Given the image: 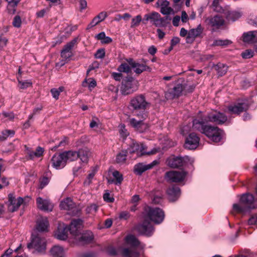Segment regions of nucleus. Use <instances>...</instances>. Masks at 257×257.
Returning <instances> with one entry per match:
<instances>
[{"label":"nucleus","mask_w":257,"mask_h":257,"mask_svg":"<svg viewBox=\"0 0 257 257\" xmlns=\"http://www.w3.org/2000/svg\"><path fill=\"white\" fill-rule=\"evenodd\" d=\"M127 152L126 150H122L117 154L115 161L117 164H123L125 163Z\"/></svg>","instance_id":"nucleus-38"},{"label":"nucleus","mask_w":257,"mask_h":257,"mask_svg":"<svg viewBox=\"0 0 257 257\" xmlns=\"http://www.w3.org/2000/svg\"><path fill=\"white\" fill-rule=\"evenodd\" d=\"M180 20V17L179 16H176L174 17L172 21L173 25L175 27L178 26Z\"/></svg>","instance_id":"nucleus-58"},{"label":"nucleus","mask_w":257,"mask_h":257,"mask_svg":"<svg viewBox=\"0 0 257 257\" xmlns=\"http://www.w3.org/2000/svg\"><path fill=\"white\" fill-rule=\"evenodd\" d=\"M254 55V52L251 49H247L241 53V56L244 59H249Z\"/></svg>","instance_id":"nucleus-46"},{"label":"nucleus","mask_w":257,"mask_h":257,"mask_svg":"<svg viewBox=\"0 0 257 257\" xmlns=\"http://www.w3.org/2000/svg\"><path fill=\"white\" fill-rule=\"evenodd\" d=\"M126 61L136 74L139 75L144 71L151 72L152 70L150 67L145 64L137 62L132 58L126 59Z\"/></svg>","instance_id":"nucleus-13"},{"label":"nucleus","mask_w":257,"mask_h":257,"mask_svg":"<svg viewBox=\"0 0 257 257\" xmlns=\"http://www.w3.org/2000/svg\"><path fill=\"white\" fill-rule=\"evenodd\" d=\"M249 106L247 103L243 102L234 105L228 106V111L230 113L238 114L248 109Z\"/></svg>","instance_id":"nucleus-23"},{"label":"nucleus","mask_w":257,"mask_h":257,"mask_svg":"<svg viewBox=\"0 0 257 257\" xmlns=\"http://www.w3.org/2000/svg\"><path fill=\"white\" fill-rule=\"evenodd\" d=\"M206 121L214 122L218 124H223L225 122V116L223 113L215 112L209 114Z\"/></svg>","instance_id":"nucleus-21"},{"label":"nucleus","mask_w":257,"mask_h":257,"mask_svg":"<svg viewBox=\"0 0 257 257\" xmlns=\"http://www.w3.org/2000/svg\"><path fill=\"white\" fill-rule=\"evenodd\" d=\"M185 88L186 83L184 81L182 82V83L178 82L173 88L170 89L166 92L165 97L168 99H173L177 98L184 94Z\"/></svg>","instance_id":"nucleus-11"},{"label":"nucleus","mask_w":257,"mask_h":257,"mask_svg":"<svg viewBox=\"0 0 257 257\" xmlns=\"http://www.w3.org/2000/svg\"><path fill=\"white\" fill-rule=\"evenodd\" d=\"M160 17V14L156 12H153L150 14H146L144 16V21H148L149 20L151 21V22L152 24L155 26L157 27L159 26V18Z\"/></svg>","instance_id":"nucleus-30"},{"label":"nucleus","mask_w":257,"mask_h":257,"mask_svg":"<svg viewBox=\"0 0 257 257\" xmlns=\"http://www.w3.org/2000/svg\"><path fill=\"white\" fill-rule=\"evenodd\" d=\"M167 18H164V17H161L160 15L159 18V26L158 27H164L166 26V21L167 20Z\"/></svg>","instance_id":"nucleus-51"},{"label":"nucleus","mask_w":257,"mask_h":257,"mask_svg":"<svg viewBox=\"0 0 257 257\" xmlns=\"http://www.w3.org/2000/svg\"><path fill=\"white\" fill-rule=\"evenodd\" d=\"M22 21L19 16H16L13 22V25L14 27L20 28L21 26Z\"/></svg>","instance_id":"nucleus-48"},{"label":"nucleus","mask_w":257,"mask_h":257,"mask_svg":"<svg viewBox=\"0 0 257 257\" xmlns=\"http://www.w3.org/2000/svg\"><path fill=\"white\" fill-rule=\"evenodd\" d=\"M241 17V14L239 13L236 12H231L228 11L226 13V21H227L228 23L234 22Z\"/></svg>","instance_id":"nucleus-35"},{"label":"nucleus","mask_w":257,"mask_h":257,"mask_svg":"<svg viewBox=\"0 0 257 257\" xmlns=\"http://www.w3.org/2000/svg\"><path fill=\"white\" fill-rule=\"evenodd\" d=\"M24 201V199L22 197H20L16 199L14 194H9L8 195V210L11 212L17 211Z\"/></svg>","instance_id":"nucleus-15"},{"label":"nucleus","mask_w":257,"mask_h":257,"mask_svg":"<svg viewBox=\"0 0 257 257\" xmlns=\"http://www.w3.org/2000/svg\"><path fill=\"white\" fill-rule=\"evenodd\" d=\"M60 207L61 209L68 210L69 211L68 214L71 215H77L79 212V210L75 206V204L69 198H67L61 201Z\"/></svg>","instance_id":"nucleus-14"},{"label":"nucleus","mask_w":257,"mask_h":257,"mask_svg":"<svg viewBox=\"0 0 257 257\" xmlns=\"http://www.w3.org/2000/svg\"><path fill=\"white\" fill-rule=\"evenodd\" d=\"M98 207L96 204H93L86 208V211L87 213L96 212L97 210Z\"/></svg>","instance_id":"nucleus-50"},{"label":"nucleus","mask_w":257,"mask_h":257,"mask_svg":"<svg viewBox=\"0 0 257 257\" xmlns=\"http://www.w3.org/2000/svg\"><path fill=\"white\" fill-rule=\"evenodd\" d=\"M136 115L140 119L137 120L135 118H130L129 120L130 124L139 132H143L147 128V124L144 122V120L148 116L147 113L143 111L137 113Z\"/></svg>","instance_id":"nucleus-9"},{"label":"nucleus","mask_w":257,"mask_h":257,"mask_svg":"<svg viewBox=\"0 0 257 257\" xmlns=\"http://www.w3.org/2000/svg\"><path fill=\"white\" fill-rule=\"evenodd\" d=\"M186 175L184 171H170L165 173L164 178L168 182L177 183L183 181Z\"/></svg>","instance_id":"nucleus-12"},{"label":"nucleus","mask_w":257,"mask_h":257,"mask_svg":"<svg viewBox=\"0 0 257 257\" xmlns=\"http://www.w3.org/2000/svg\"><path fill=\"white\" fill-rule=\"evenodd\" d=\"M119 132L121 138L125 139L128 135L129 133L125 128L124 124H121L119 125Z\"/></svg>","instance_id":"nucleus-42"},{"label":"nucleus","mask_w":257,"mask_h":257,"mask_svg":"<svg viewBox=\"0 0 257 257\" xmlns=\"http://www.w3.org/2000/svg\"><path fill=\"white\" fill-rule=\"evenodd\" d=\"M105 56V51L103 49H98L95 54V57L97 59H102Z\"/></svg>","instance_id":"nucleus-49"},{"label":"nucleus","mask_w":257,"mask_h":257,"mask_svg":"<svg viewBox=\"0 0 257 257\" xmlns=\"http://www.w3.org/2000/svg\"><path fill=\"white\" fill-rule=\"evenodd\" d=\"M130 153H136L138 157L145 155H151L158 152V150L153 149L151 151L145 152L146 147L143 144H139L136 142H133L128 149Z\"/></svg>","instance_id":"nucleus-8"},{"label":"nucleus","mask_w":257,"mask_h":257,"mask_svg":"<svg viewBox=\"0 0 257 257\" xmlns=\"http://www.w3.org/2000/svg\"><path fill=\"white\" fill-rule=\"evenodd\" d=\"M169 199L171 201H176L180 195V189L177 186L169 187L167 191Z\"/></svg>","instance_id":"nucleus-25"},{"label":"nucleus","mask_w":257,"mask_h":257,"mask_svg":"<svg viewBox=\"0 0 257 257\" xmlns=\"http://www.w3.org/2000/svg\"><path fill=\"white\" fill-rule=\"evenodd\" d=\"M9 4V6L12 7H16L20 3L21 0H6Z\"/></svg>","instance_id":"nucleus-53"},{"label":"nucleus","mask_w":257,"mask_h":257,"mask_svg":"<svg viewBox=\"0 0 257 257\" xmlns=\"http://www.w3.org/2000/svg\"><path fill=\"white\" fill-rule=\"evenodd\" d=\"M199 141L200 139L196 134L191 133L186 139L185 147L190 150L195 149L199 145Z\"/></svg>","instance_id":"nucleus-18"},{"label":"nucleus","mask_w":257,"mask_h":257,"mask_svg":"<svg viewBox=\"0 0 257 257\" xmlns=\"http://www.w3.org/2000/svg\"><path fill=\"white\" fill-rule=\"evenodd\" d=\"M107 17V14L105 12H101L96 17H95L90 23L88 25L87 29H90L93 27L97 25L100 22L103 21Z\"/></svg>","instance_id":"nucleus-31"},{"label":"nucleus","mask_w":257,"mask_h":257,"mask_svg":"<svg viewBox=\"0 0 257 257\" xmlns=\"http://www.w3.org/2000/svg\"><path fill=\"white\" fill-rule=\"evenodd\" d=\"M47 242L46 239L42 237L39 233H33L31 241L28 244L29 248H34L40 253H44L46 250Z\"/></svg>","instance_id":"nucleus-5"},{"label":"nucleus","mask_w":257,"mask_h":257,"mask_svg":"<svg viewBox=\"0 0 257 257\" xmlns=\"http://www.w3.org/2000/svg\"><path fill=\"white\" fill-rule=\"evenodd\" d=\"M96 85V81L93 78H89L88 80L85 79L82 82V86L83 87L88 86L90 90L94 88Z\"/></svg>","instance_id":"nucleus-39"},{"label":"nucleus","mask_w":257,"mask_h":257,"mask_svg":"<svg viewBox=\"0 0 257 257\" xmlns=\"http://www.w3.org/2000/svg\"><path fill=\"white\" fill-rule=\"evenodd\" d=\"M194 160L187 156L184 157L172 156L166 161L167 165L173 168H180L188 163L192 164Z\"/></svg>","instance_id":"nucleus-6"},{"label":"nucleus","mask_w":257,"mask_h":257,"mask_svg":"<svg viewBox=\"0 0 257 257\" xmlns=\"http://www.w3.org/2000/svg\"><path fill=\"white\" fill-rule=\"evenodd\" d=\"M193 127L204 134L214 142H219L221 139V132L217 127L206 125L202 121L195 119L193 121Z\"/></svg>","instance_id":"nucleus-2"},{"label":"nucleus","mask_w":257,"mask_h":257,"mask_svg":"<svg viewBox=\"0 0 257 257\" xmlns=\"http://www.w3.org/2000/svg\"><path fill=\"white\" fill-rule=\"evenodd\" d=\"M180 38L178 37H175L172 38L171 41V49L180 42Z\"/></svg>","instance_id":"nucleus-54"},{"label":"nucleus","mask_w":257,"mask_h":257,"mask_svg":"<svg viewBox=\"0 0 257 257\" xmlns=\"http://www.w3.org/2000/svg\"><path fill=\"white\" fill-rule=\"evenodd\" d=\"M257 208V199H255L252 194L246 193L242 195L239 204H234L233 208L238 213H243L247 209Z\"/></svg>","instance_id":"nucleus-3"},{"label":"nucleus","mask_w":257,"mask_h":257,"mask_svg":"<svg viewBox=\"0 0 257 257\" xmlns=\"http://www.w3.org/2000/svg\"><path fill=\"white\" fill-rule=\"evenodd\" d=\"M52 166L56 169L64 167L66 164V158L63 156V153L54 155L52 159Z\"/></svg>","instance_id":"nucleus-20"},{"label":"nucleus","mask_w":257,"mask_h":257,"mask_svg":"<svg viewBox=\"0 0 257 257\" xmlns=\"http://www.w3.org/2000/svg\"><path fill=\"white\" fill-rule=\"evenodd\" d=\"M35 152L37 154V157L38 158L42 156L44 152V149L40 147H38Z\"/></svg>","instance_id":"nucleus-62"},{"label":"nucleus","mask_w":257,"mask_h":257,"mask_svg":"<svg viewBox=\"0 0 257 257\" xmlns=\"http://www.w3.org/2000/svg\"><path fill=\"white\" fill-rule=\"evenodd\" d=\"M63 156H64L66 158V162L67 161H74L78 159V154L77 152L76 151H66L63 152Z\"/></svg>","instance_id":"nucleus-37"},{"label":"nucleus","mask_w":257,"mask_h":257,"mask_svg":"<svg viewBox=\"0 0 257 257\" xmlns=\"http://www.w3.org/2000/svg\"><path fill=\"white\" fill-rule=\"evenodd\" d=\"M158 163V161L154 160L151 163L147 165L142 163H138L134 166V172L137 175H141L146 171L153 168L155 166L157 165Z\"/></svg>","instance_id":"nucleus-17"},{"label":"nucleus","mask_w":257,"mask_h":257,"mask_svg":"<svg viewBox=\"0 0 257 257\" xmlns=\"http://www.w3.org/2000/svg\"><path fill=\"white\" fill-rule=\"evenodd\" d=\"M119 217L121 219L126 220L130 217V214L126 211H123L120 213Z\"/></svg>","instance_id":"nucleus-57"},{"label":"nucleus","mask_w":257,"mask_h":257,"mask_svg":"<svg viewBox=\"0 0 257 257\" xmlns=\"http://www.w3.org/2000/svg\"><path fill=\"white\" fill-rule=\"evenodd\" d=\"M103 199L107 202H113L114 201V198L110 197V194L109 193H105L104 194Z\"/></svg>","instance_id":"nucleus-52"},{"label":"nucleus","mask_w":257,"mask_h":257,"mask_svg":"<svg viewBox=\"0 0 257 257\" xmlns=\"http://www.w3.org/2000/svg\"><path fill=\"white\" fill-rule=\"evenodd\" d=\"M82 225V220L80 219L73 220L71 224L68 226V229L70 233L76 235L77 231L81 228Z\"/></svg>","instance_id":"nucleus-26"},{"label":"nucleus","mask_w":257,"mask_h":257,"mask_svg":"<svg viewBox=\"0 0 257 257\" xmlns=\"http://www.w3.org/2000/svg\"><path fill=\"white\" fill-rule=\"evenodd\" d=\"M49 222L46 217H41L37 221L36 229L39 232L47 231Z\"/></svg>","instance_id":"nucleus-29"},{"label":"nucleus","mask_w":257,"mask_h":257,"mask_svg":"<svg viewBox=\"0 0 257 257\" xmlns=\"http://www.w3.org/2000/svg\"><path fill=\"white\" fill-rule=\"evenodd\" d=\"M203 29L201 25H199L195 29H192L188 32L187 36V40L189 39H194L195 38L198 37L202 32Z\"/></svg>","instance_id":"nucleus-32"},{"label":"nucleus","mask_w":257,"mask_h":257,"mask_svg":"<svg viewBox=\"0 0 257 257\" xmlns=\"http://www.w3.org/2000/svg\"><path fill=\"white\" fill-rule=\"evenodd\" d=\"M95 172L96 171L95 170H92L91 172L88 175L86 180L83 182L84 186H88L92 182V180L95 174Z\"/></svg>","instance_id":"nucleus-45"},{"label":"nucleus","mask_w":257,"mask_h":257,"mask_svg":"<svg viewBox=\"0 0 257 257\" xmlns=\"http://www.w3.org/2000/svg\"><path fill=\"white\" fill-rule=\"evenodd\" d=\"M47 10L49 11V9H47V10L46 9H42L41 11L38 12L36 13V15H37V17L43 18L44 16L45 13H46Z\"/></svg>","instance_id":"nucleus-63"},{"label":"nucleus","mask_w":257,"mask_h":257,"mask_svg":"<svg viewBox=\"0 0 257 257\" xmlns=\"http://www.w3.org/2000/svg\"><path fill=\"white\" fill-rule=\"evenodd\" d=\"M132 68L128 63H122L118 67L117 70L120 72L128 73L131 71Z\"/></svg>","instance_id":"nucleus-40"},{"label":"nucleus","mask_w":257,"mask_h":257,"mask_svg":"<svg viewBox=\"0 0 257 257\" xmlns=\"http://www.w3.org/2000/svg\"><path fill=\"white\" fill-rule=\"evenodd\" d=\"M36 203L39 209L44 211H51L53 205L49 200L43 199L41 197L37 198Z\"/></svg>","instance_id":"nucleus-22"},{"label":"nucleus","mask_w":257,"mask_h":257,"mask_svg":"<svg viewBox=\"0 0 257 257\" xmlns=\"http://www.w3.org/2000/svg\"><path fill=\"white\" fill-rule=\"evenodd\" d=\"M157 7L160 8V12L164 15L174 14V10L169 6L170 3L167 0H158L156 3Z\"/></svg>","instance_id":"nucleus-19"},{"label":"nucleus","mask_w":257,"mask_h":257,"mask_svg":"<svg viewBox=\"0 0 257 257\" xmlns=\"http://www.w3.org/2000/svg\"><path fill=\"white\" fill-rule=\"evenodd\" d=\"M126 242L130 247L122 248V257H140V252L137 249V247L140 242L136 237L133 235H128L126 237Z\"/></svg>","instance_id":"nucleus-4"},{"label":"nucleus","mask_w":257,"mask_h":257,"mask_svg":"<svg viewBox=\"0 0 257 257\" xmlns=\"http://www.w3.org/2000/svg\"><path fill=\"white\" fill-rule=\"evenodd\" d=\"M209 23L213 27H219L223 25L224 20L222 17L216 15L210 19Z\"/></svg>","instance_id":"nucleus-36"},{"label":"nucleus","mask_w":257,"mask_h":257,"mask_svg":"<svg viewBox=\"0 0 257 257\" xmlns=\"http://www.w3.org/2000/svg\"><path fill=\"white\" fill-rule=\"evenodd\" d=\"M195 87L193 85H189L187 86V85L186 84V88L185 90H184V94H186L187 93H190L192 92Z\"/></svg>","instance_id":"nucleus-60"},{"label":"nucleus","mask_w":257,"mask_h":257,"mask_svg":"<svg viewBox=\"0 0 257 257\" xmlns=\"http://www.w3.org/2000/svg\"><path fill=\"white\" fill-rule=\"evenodd\" d=\"M142 20V18L141 15H138L133 18L132 20L131 27L134 28L138 26Z\"/></svg>","instance_id":"nucleus-44"},{"label":"nucleus","mask_w":257,"mask_h":257,"mask_svg":"<svg viewBox=\"0 0 257 257\" xmlns=\"http://www.w3.org/2000/svg\"><path fill=\"white\" fill-rule=\"evenodd\" d=\"M146 216L143 222L138 225L136 229L138 232L142 234L151 236L154 231V228L151 223L148 221L147 218L155 223H161L164 219V212L159 208L148 207L146 209Z\"/></svg>","instance_id":"nucleus-1"},{"label":"nucleus","mask_w":257,"mask_h":257,"mask_svg":"<svg viewBox=\"0 0 257 257\" xmlns=\"http://www.w3.org/2000/svg\"><path fill=\"white\" fill-rule=\"evenodd\" d=\"M105 34L104 32H100L95 36V38L97 40H100V42L105 37Z\"/></svg>","instance_id":"nucleus-64"},{"label":"nucleus","mask_w":257,"mask_h":257,"mask_svg":"<svg viewBox=\"0 0 257 257\" xmlns=\"http://www.w3.org/2000/svg\"><path fill=\"white\" fill-rule=\"evenodd\" d=\"M32 84V83L30 81H22L19 80V87L21 89H26L29 87H30Z\"/></svg>","instance_id":"nucleus-47"},{"label":"nucleus","mask_w":257,"mask_h":257,"mask_svg":"<svg viewBox=\"0 0 257 257\" xmlns=\"http://www.w3.org/2000/svg\"><path fill=\"white\" fill-rule=\"evenodd\" d=\"M13 252V250L11 248H9L5 251L4 253L1 255V257H10Z\"/></svg>","instance_id":"nucleus-61"},{"label":"nucleus","mask_w":257,"mask_h":257,"mask_svg":"<svg viewBox=\"0 0 257 257\" xmlns=\"http://www.w3.org/2000/svg\"><path fill=\"white\" fill-rule=\"evenodd\" d=\"M93 238V235L91 231H87L82 233L80 236L77 238L78 242L80 245H84L85 244L91 242Z\"/></svg>","instance_id":"nucleus-27"},{"label":"nucleus","mask_w":257,"mask_h":257,"mask_svg":"<svg viewBox=\"0 0 257 257\" xmlns=\"http://www.w3.org/2000/svg\"><path fill=\"white\" fill-rule=\"evenodd\" d=\"M112 75L113 78L116 81H119L122 77V75L121 73L113 72Z\"/></svg>","instance_id":"nucleus-59"},{"label":"nucleus","mask_w":257,"mask_h":257,"mask_svg":"<svg viewBox=\"0 0 257 257\" xmlns=\"http://www.w3.org/2000/svg\"><path fill=\"white\" fill-rule=\"evenodd\" d=\"M130 104L134 110H140L141 112H146L145 110L150 106V103L146 101L145 96L142 94L133 97L131 100Z\"/></svg>","instance_id":"nucleus-10"},{"label":"nucleus","mask_w":257,"mask_h":257,"mask_svg":"<svg viewBox=\"0 0 257 257\" xmlns=\"http://www.w3.org/2000/svg\"><path fill=\"white\" fill-rule=\"evenodd\" d=\"M138 87V81L133 77H126L121 83L120 91L123 95H127L136 91Z\"/></svg>","instance_id":"nucleus-7"},{"label":"nucleus","mask_w":257,"mask_h":257,"mask_svg":"<svg viewBox=\"0 0 257 257\" xmlns=\"http://www.w3.org/2000/svg\"><path fill=\"white\" fill-rule=\"evenodd\" d=\"M112 175L115 179V184H120L123 180L122 174H121L118 171H114L112 173Z\"/></svg>","instance_id":"nucleus-43"},{"label":"nucleus","mask_w":257,"mask_h":257,"mask_svg":"<svg viewBox=\"0 0 257 257\" xmlns=\"http://www.w3.org/2000/svg\"><path fill=\"white\" fill-rule=\"evenodd\" d=\"M50 254L54 257H63L64 249L58 245L54 246L50 251Z\"/></svg>","instance_id":"nucleus-34"},{"label":"nucleus","mask_w":257,"mask_h":257,"mask_svg":"<svg viewBox=\"0 0 257 257\" xmlns=\"http://www.w3.org/2000/svg\"><path fill=\"white\" fill-rule=\"evenodd\" d=\"M68 231L69 230L67 225L64 224H60L55 233V236L58 239L64 240L68 237Z\"/></svg>","instance_id":"nucleus-24"},{"label":"nucleus","mask_w":257,"mask_h":257,"mask_svg":"<svg viewBox=\"0 0 257 257\" xmlns=\"http://www.w3.org/2000/svg\"><path fill=\"white\" fill-rule=\"evenodd\" d=\"M78 158H79L83 163H87L90 153L87 149H80L77 152Z\"/></svg>","instance_id":"nucleus-33"},{"label":"nucleus","mask_w":257,"mask_h":257,"mask_svg":"<svg viewBox=\"0 0 257 257\" xmlns=\"http://www.w3.org/2000/svg\"><path fill=\"white\" fill-rule=\"evenodd\" d=\"M76 42L77 39H74L64 46L61 52V56L63 59L67 60L73 56L72 50Z\"/></svg>","instance_id":"nucleus-16"},{"label":"nucleus","mask_w":257,"mask_h":257,"mask_svg":"<svg viewBox=\"0 0 257 257\" xmlns=\"http://www.w3.org/2000/svg\"><path fill=\"white\" fill-rule=\"evenodd\" d=\"M188 16L185 11H182L181 13V21L183 23H186L188 20Z\"/></svg>","instance_id":"nucleus-56"},{"label":"nucleus","mask_w":257,"mask_h":257,"mask_svg":"<svg viewBox=\"0 0 257 257\" xmlns=\"http://www.w3.org/2000/svg\"><path fill=\"white\" fill-rule=\"evenodd\" d=\"M243 42L248 43H257V31H249L244 33L242 35Z\"/></svg>","instance_id":"nucleus-28"},{"label":"nucleus","mask_w":257,"mask_h":257,"mask_svg":"<svg viewBox=\"0 0 257 257\" xmlns=\"http://www.w3.org/2000/svg\"><path fill=\"white\" fill-rule=\"evenodd\" d=\"M221 0H213L212 6L213 10L218 13L224 12L223 8L219 5Z\"/></svg>","instance_id":"nucleus-41"},{"label":"nucleus","mask_w":257,"mask_h":257,"mask_svg":"<svg viewBox=\"0 0 257 257\" xmlns=\"http://www.w3.org/2000/svg\"><path fill=\"white\" fill-rule=\"evenodd\" d=\"M51 92L52 93V95L53 97L56 99H58L59 98V96L60 95V93L57 91V88H52L51 90Z\"/></svg>","instance_id":"nucleus-55"}]
</instances>
